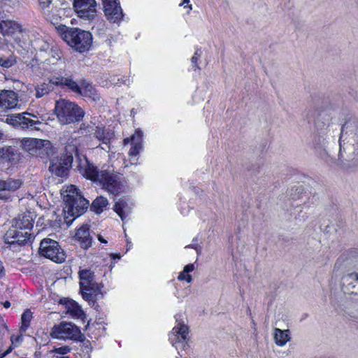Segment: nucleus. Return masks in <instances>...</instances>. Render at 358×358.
<instances>
[{"mask_svg": "<svg viewBox=\"0 0 358 358\" xmlns=\"http://www.w3.org/2000/svg\"><path fill=\"white\" fill-rule=\"evenodd\" d=\"M110 257L113 258V259H120L121 256L119 255V254H113L111 253L110 255Z\"/></svg>", "mask_w": 358, "mask_h": 358, "instance_id": "nucleus-45", "label": "nucleus"}, {"mask_svg": "<svg viewBox=\"0 0 358 358\" xmlns=\"http://www.w3.org/2000/svg\"><path fill=\"white\" fill-rule=\"evenodd\" d=\"M113 210L124 221L131 213V204L129 203L126 199H121L115 203Z\"/></svg>", "mask_w": 358, "mask_h": 358, "instance_id": "nucleus-23", "label": "nucleus"}, {"mask_svg": "<svg viewBox=\"0 0 358 358\" xmlns=\"http://www.w3.org/2000/svg\"><path fill=\"white\" fill-rule=\"evenodd\" d=\"M274 341L278 346L283 347L291 339L289 330H282L278 328L274 329Z\"/></svg>", "mask_w": 358, "mask_h": 358, "instance_id": "nucleus-26", "label": "nucleus"}, {"mask_svg": "<svg viewBox=\"0 0 358 358\" xmlns=\"http://www.w3.org/2000/svg\"><path fill=\"white\" fill-rule=\"evenodd\" d=\"M31 45L36 51V57L38 62L44 59L45 56H48V53L52 49V47L55 46L42 38L36 39L31 43Z\"/></svg>", "mask_w": 358, "mask_h": 358, "instance_id": "nucleus-20", "label": "nucleus"}, {"mask_svg": "<svg viewBox=\"0 0 358 358\" xmlns=\"http://www.w3.org/2000/svg\"><path fill=\"white\" fill-rule=\"evenodd\" d=\"M79 89V94L83 96L90 97L94 101L99 99V96L96 94V90L90 83L86 81H81L80 83Z\"/></svg>", "mask_w": 358, "mask_h": 358, "instance_id": "nucleus-27", "label": "nucleus"}, {"mask_svg": "<svg viewBox=\"0 0 358 358\" xmlns=\"http://www.w3.org/2000/svg\"><path fill=\"white\" fill-rule=\"evenodd\" d=\"M199 57H200V54L199 53V50H196L194 52V54L192 56V59H191L192 60V63L193 64L194 70H196L198 68L197 60H198Z\"/></svg>", "mask_w": 358, "mask_h": 358, "instance_id": "nucleus-40", "label": "nucleus"}, {"mask_svg": "<svg viewBox=\"0 0 358 358\" xmlns=\"http://www.w3.org/2000/svg\"><path fill=\"white\" fill-rule=\"evenodd\" d=\"M142 142L143 132L139 129H136L131 138H126L124 139L123 143L124 145L128 143L131 144V148L129 152L130 160H132L133 158L136 157L140 151L143 150Z\"/></svg>", "mask_w": 358, "mask_h": 358, "instance_id": "nucleus-17", "label": "nucleus"}, {"mask_svg": "<svg viewBox=\"0 0 358 358\" xmlns=\"http://www.w3.org/2000/svg\"><path fill=\"white\" fill-rule=\"evenodd\" d=\"M68 357H59V355H54L52 358H67Z\"/></svg>", "mask_w": 358, "mask_h": 358, "instance_id": "nucleus-48", "label": "nucleus"}, {"mask_svg": "<svg viewBox=\"0 0 358 358\" xmlns=\"http://www.w3.org/2000/svg\"><path fill=\"white\" fill-rule=\"evenodd\" d=\"M95 0H73V8L78 15L85 20H93L96 16Z\"/></svg>", "mask_w": 358, "mask_h": 358, "instance_id": "nucleus-14", "label": "nucleus"}, {"mask_svg": "<svg viewBox=\"0 0 358 358\" xmlns=\"http://www.w3.org/2000/svg\"><path fill=\"white\" fill-rule=\"evenodd\" d=\"M194 269L195 266L194 264H189L186 265L184 267L183 271L179 273L178 279L181 281L185 280L188 283L192 282V278L189 273L192 272Z\"/></svg>", "mask_w": 358, "mask_h": 358, "instance_id": "nucleus-30", "label": "nucleus"}, {"mask_svg": "<svg viewBox=\"0 0 358 358\" xmlns=\"http://www.w3.org/2000/svg\"><path fill=\"white\" fill-rule=\"evenodd\" d=\"M75 238L80 242L81 247L84 249H87L92 245V238L87 224L83 225L77 230Z\"/></svg>", "mask_w": 358, "mask_h": 358, "instance_id": "nucleus-22", "label": "nucleus"}, {"mask_svg": "<svg viewBox=\"0 0 358 358\" xmlns=\"http://www.w3.org/2000/svg\"><path fill=\"white\" fill-rule=\"evenodd\" d=\"M3 135V132L0 130V140L2 138Z\"/></svg>", "mask_w": 358, "mask_h": 358, "instance_id": "nucleus-49", "label": "nucleus"}, {"mask_svg": "<svg viewBox=\"0 0 358 358\" xmlns=\"http://www.w3.org/2000/svg\"><path fill=\"white\" fill-rule=\"evenodd\" d=\"M62 194L64 202L63 208L64 220L68 225H70L75 218L85 213L89 201L81 195L73 185L67 186L62 190Z\"/></svg>", "mask_w": 358, "mask_h": 358, "instance_id": "nucleus-2", "label": "nucleus"}, {"mask_svg": "<svg viewBox=\"0 0 358 358\" xmlns=\"http://www.w3.org/2000/svg\"><path fill=\"white\" fill-rule=\"evenodd\" d=\"M18 103L17 94L12 90H4L0 93V111L15 108Z\"/></svg>", "mask_w": 358, "mask_h": 358, "instance_id": "nucleus-18", "label": "nucleus"}, {"mask_svg": "<svg viewBox=\"0 0 358 358\" xmlns=\"http://www.w3.org/2000/svg\"><path fill=\"white\" fill-rule=\"evenodd\" d=\"M346 265L352 266L358 271V256L350 255L346 258ZM343 281L352 288L358 289V272L348 273L343 277Z\"/></svg>", "mask_w": 358, "mask_h": 358, "instance_id": "nucleus-19", "label": "nucleus"}, {"mask_svg": "<svg viewBox=\"0 0 358 358\" xmlns=\"http://www.w3.org/2000/svg\"><path fill=\"white\" fill-rule=\"evenodd\" d=\"M39 6L41 9L44 10L47 8L52 2V0H38Z\"/></svg>", "mask_w": 358, "mask_h": 358, "instance_id": "nucleus-41", "label": "nucleus"}, {"mask_svg": "<svg viewBox=\"0 0 358 358\" xmlns=\"http://www.w3.org/2000/svg\"><path fill=\"white\" fill-rule=\"evenodd\" d=\"M52 88L49 83H43L35 87L36 97L41 98L52 91Z\"/></svg>", "mask_w": 358, "mask_h": 358, "instance_id": "nucleus-34", "label": "nucleus"}, {"mask_svg": "<svg viewBox=\"0 0 358 358\" xmlns=\"http://www.w3.org/2000/svg\"><path fill=\"white\" fill-rule=\"evenodd\" d=\"M79 171L86 178L101 184L103 188L111 194H117L122 189V186L117 175L107 171H99L85 157L80 162Z\"/></svg>", "mask_w": 358, "mask_h": 358, "instance_id": "nucleus-1", "label": "nucleus"}, {"mask_svg": "<svg viewBox=\"0 0 358 358\" xmlns=\"http://www.w3.org/2000/svg\"><path fill=\"white\" fill-rule=\"evenodd\" d=\"M26 115L36 117L33 114L22 113L8 116L6 122L13 127L39 130V126L41 124V122L38 120H33L27 117Z\"/></svg>", "mask_w": 358, "mask_h": 358, "instance_id": "nucleus-12", "label": "nucleus"}, {"mask_svg": "<svg viewBox=\"0 0 358 358\" xmlns=\"http://www.w3.org/2000/svg\"><path fill=\"white\" fill-rule=\"evenodd\" d=\"M76 146L69 144L66 146V153L52 159L49 170L58 177H64L67 175L69 167L73 162V153H77Z\"/></svg>", "mask_w": 358, "mask_h": 358, "instance_id": "nucleus-8", "label": "nucleus"}, {"mask_svg": "<svg viewBox=\"0 0 358 358\" xmlns=\"http://www.w3.org/2000/svg\"><path fill=\"white\" fill-rule=\"evenodd\" d=\"M4 275V267L1 261L0 260V278Z\"/></svg>", "mask_w": 358, "mask_h": 358, "instance_id": "nucleus-43", "label": "nucleus"}, {"mask_svg": "<svg viewBox=\"0 0 358 358\" xmlns=\"http://www.w3.org/2000/svg\"><path fill=\"white\" fill-rule=\"evenodd\" d=\"M32 318V313L29 310H25L21 317V326L20 332H25L29 327Z\"/></svg>", "mask_w": 358, "mask_h": 358, "instance_id": "nucleus-32", "label": "nucleus"}, {"mask_svg": "<svg viewBox=\"0 0 358 358\" xmlns=\"http://www.w3.org/2000/svg\"><path fill=\"white\" fill-rule=\"evenodd\" d=\"M108 204V200L103 196L97 197L92 203V208L96 213L99 214L103 211Z\"/></svg>", "mask_w": 358, "mask_h": 358, "instance_id": "nucleus-31", "label": "nucleus"}, {"mask_svg": "<svg viewBox=\"0 0 358 358\" xmlns=\"http://www.w3.org/2000/svg\"><path fill=\"white\" fill-rule=\"evenodd\" d=\"M190 0H182V1L180 3V6H183L184 8L187 7L189 8L188 13L192 9V6L189 4Z\"/></svg>", "mask_w": 358, "mask_h": 358, "instance_id": "nucleus-42", "label": "nucleus"}, {"mask_svg": "<svg viewBox=\"0 0 358 358\" xmlns=\"http://www.w3.org/2000/svg\"><path fill=\"white\" fill-rule=\"evenodd\" d=\"M80 278V287L85 300L90 301L94 296H102V286L94 280V273L90 270L83 269L78 272Z\"/></svg>", "mask_w": 358, "mask_h": 358, "instance_id": "nucleus-7", "label": "nucleus"}, {"mask_svg": "<svg viewBox=\"0 0 358 358\" xmlns=\"http://www.w3.org/2000/svg\"><path fill=\"white\" fill-rule=\"evenodd\" d=\"M52 338L59 340H78L81 337V333L78 327L71 322H61L55 325L51 330Z\"/></svg>", "mask_w": 358, "mask_h": 358, "instance_id": "nucleus-11", "label": "nucleus"}, {"mask_svg": "<svg viewBox=\"0 0 358 358\" xmlns=\"http://www.w3.org/2000/svg\"><path fill=\"white\" fill-rule=\"evenodd\" d=\"M94 137L99 141H101L104 144L109 143L110 139L113 136V134L108 129H106L104 127L96 126L94 130Z\"/></svg>", "mask_w": 358, "mask_h": 358, "instance_id": "nucleus-28", "label": "nucleus"}, {"mask_svg": "<svg viewBox=\"0 0 358 358\" xmlns=\"http://www.w3.org/2000/svg\"><path fill=\"white\" fill-rule=\"evenodd\" d=\"M62 59V52L58 47L52 46V49L48 52V56H45L44 59L40 61L48 65H55Z\"/></svg>", "mask_w": 358, "mask_h": 358, "instance_id": "nucleus-25", "label": "nucleus"}, {"mask_svg": "<svg viewBox=\"0 0 358 358\" xmlns=\"http://www.w3.org/2000/svg\"><path fill=\"white\" fill-rule=\"evenodd\" d=\"M20 147L31 155L41 156L52 152V144L48 140L23 138L20 140Z\"/></svg>", "mask_w": 358, "mask_h": 358, "instance_id": "nucleus-9", "label": "nucleus"}, {"mask_svg": "<svg viewBox=\"0 0 358 358\" xmlns=\"http://www.w3.org/2000/svg\"><path fill=\"white\" fill-rule=\"evenodd\" d=\"M61 31L66 43L80 52L87 50L92 43V36L89 31L65 26L61 28Z\"/></svg>", "mask_w": 358, "mask_h": 358, "instance_id": "nucleus-5", "label": "nucleus"}, {"mask_svg": "<svg viewBox=\"0 0 358 358\" xmlns=\"http://www.w3.org/2000/svg\"><path fill=\"white\" fill-rule=\"evenodd\" d=\"M71 351V348L69 346H62L59 348H55L50 351V353H56L62 355H64Z\"/></svg>", "mask_w": 358, "mask_h": 358, "instance_id": "nucleus-39", "label": "nucleus"}, {"mask_svg": "<svg viewBox=\"0 0 358 358\" xmlns=\"http://www.w3.org/2000/svg\"><path fill=\"white\" fill-rule=\"evenodd\" d=\"M98 240L102 243H107V241L101 235H98Z\"/></svg>", "mask_w": 358, "mask_h": 358, "instance_id": "nucleus-44", "label": "nucleus"}, {"mask_svg": "<svg viewBox=\"0 0 358 358\" xmlns=\"http://www.w3.org/2000/svg\"><path fill=\"white\" fill-rule=\"evenodd\" d=\"M4 308H8L10 307V303L8 301H6L3 303Z\"/></svg>", "mask_w": 358, "mask_h": 358, "instance_id": "nucleus-46", "label": "nucleus"}, {"mask_svg": "<svg viewBox=\"0 0 358 358\" xmlns=\"http://www.w3.org/2000/svg\"><path fill=\"white\" fill-rule=\"evenodd\" d=\"M24 333V332H20V334L18 335L13 334L11 336V337H10L11 345L8 348V349L6 350V351L3 353V356H6V355L11 352L14 348L18 347L22 343V342L23 341V334Z\"/></svg>", "mask_w": 358, "mask_h": 358, "instance_id": "nucleus-33", "label": "nucleus"}, {"mask_svg": "<svg viewBox=\"0 0 358 358\" xmlns=\"http://www.w3.org/2000/svg\"><path fill=\"white\" fill-rule=\"evenodd\" d=\"M338 160L341 164L358 155V126L354 122L345 123L341 131Z\"/></svg>", "mask_w": 358, "mask_h": 358, "instance_id": "nucleus-3", "label": "nucleus"}, {"mask_svg": "<svg viewBox=\"0 0 358 358\" xmlns=\"http://www.w3.org/2000/svg\"><path fill=\"white\" fill-rule=\"evenodd\" d=\"M94 130V124L92 123L83 122L79 127L78 132L82 135L90 134Z\"/></svg>", "mask_w": 358, "mask_h": 358, "instance_id": "nucleus-36", "label": "nucleus"}, {"mask_svg": "<svg viewBox=\"0 0 358 358\" xmlns=\"http://www.w3.org/2000/svg\"><path fill=\"white\" fill-rule=\"evenodd\" d=\"M105 15L113 23H119L123 18V12L118 0H102Z\"/></svg>", "mask_w": 358, "mask_h": 358, "instance_id": "nucleus-15", "label": "nucleus"}, {"mask_svg": "<svg viewBox=\"0 0 358 358\" xmlns=\"http://www.w3.org/2000/svg\"><path fill=\"white\" fill-rule=\"evenodd\" d=\"M0 199H4V200H8V196L6 194H2V193H0Z\"/></svg>", "mask_w": 358, "mask_h": 358, "instance_id": "nucleus-47", "label": "nucleus"}, {"mask_svg": "<svg viewBox=\"0 0 358 358\" xmlns=\"http://www.w3.org/2000/svg\"><path fill=\"white\" fill-rule=\"evenodd\" d=\"M64 85L68 87L73 92L78 94L79 90H80L79 89L80 88V84H78L76 82L73 80L71 78H65Z\"/></svg>", "mask_w": 358, "mask_h": 358, "instance_id": "nucleus-37", "label": "nucleus"}, {"mask_svg": "<svg viewBox=\"0 0 358 358\" xmlns=\"http://www.w3.org/2000/svg\"><path fill=\"white\" fill-rule=\"evenodd\" d=\"M54 110L58 121L63 125L79 122L85 114L78 104L64 99L56 101Z\"/></svg>", "mask_w": 358, "mask_h": 358, "instance_id": "nucleus-4", "label": "nucleus"}, {"mask_svg": "<svg viewBox=\"0 0 358 358\" xmlns=\"http://www.w3.org/2000/svg\"><path fill=\"white\" fill-rule=\"evenodd\" d=\"M66 78L61 76H53L49 78V84L55 85L57 86H63Z\"/></svg>", "mask_w": 358, "mask_h": 358, "instance_id": "nucleus-38", "label": "nucleus"}, {"mask_svg": "<svg viewBox=\"0 0 358 358\" xmlns=\"http://www.w3.org/2000/svg\"><path fill=\"white\" fill-rule=\"evenodd\" d=\"M67 358H69V357H67Z\"/></svg>", "mask_w": 358, "mask_h": 358, "instance_id": "nucleus-50", "label": "nucleus"}, {"mask_svg": "<svg viewBox=\"0 0 358 358\" xmlns=\"http://www.w3.org/2000/svg\"><path fill=\"white\" fill-rule=\"evenodd\" d=\"M177 324L173 328L169 335V339L173 346L176 349L180 346L184 348L188 341V327L182 322L176 320Z\"/></svg>", "mask_w": 358, "mask_h": 358, "instance_id": "nucleus-13", "label": "nucleus"}, {"mask_svg": "<svg viewBox=\"0 0 358 358\" xmlns=\"http://www.w3.org/2000/svg\"><path fill=\"white\" fill-rule=\"evenodd\" d=\"M0 34L6 38H13L23 49L29 48L27 31L17 22L6 20L0 22Z\"/></svg>", "mask_w": 358, "mask_h": 358, "instance_id": "nucleus-6", "label": "nucleus"}, {"mask_svg": "<svg viewBox=\"0 0 358 358\" xmlns=\"http://www.w3.org/2000/svg\"><path fill=\"white\" fill-rule=\"evenodd\" d=\"M66 308V313L69 314L73 318L83 319L85 317L84 312L74 301H68Z\"/></svg>", "mask_w": 358, "mask_h": 358, "instance_id": "nucleus-29", "label": "nucleus"}, {"mask_svg": "<svg viewBox=\"0 0 358 358\" xmlns=\"http://www.w3.org/2000/svg\"><path fill=\"white\" fill-rule=\"evenodd\" d=\"M22 185L20 179L8 178L6 180L0 179V193L6 194L8 197V194L6 192H13L17 190Z\"/></svg>", "mask_w": 358, "mask_h": 358, "instance_id": "nucleus-21", "label": "nucleus"}, {"mask_svg": "<svg viewBox=\"0 0 358 358\" xmlns=\"http://www.w3.org/2000/svg\"><path fill=\"white\" fill-rule=\"evenodd\" d=\"M33 225V220L29 214L19 215L15 222V227L17 229L24 230V231H28L30 232Z\"/></svg>", "mask_w": 358, "mask_h": 358, "instance_id": "nucleus-24", "label": "nucleus"}, {"mask_svg": "<svg viewBox=\"0 0 358 358\" xmlns=\"http://www.w3.org/2000/svg\"><path fill=\"white\" fill-rule=\"evenodd\" d=\"M39 252L42 256L56 263H62L66 258L64 250L61 248L59 243L50 238H44L41 241Z\"/></svg>", "mask_w": 358, "mask_h": 358, "instance_id": "nucleus-10", "label": "nucleus"}, {"mask_svg": "<svg viewBox=\"0 0 358 358\" xmlns=\"http://www.w3.org/2000/svg\"><path fill=\"white\" fill-rule=\"evenodd\" d=\"M16 63L15 57L14 55H9L8 57H0V66L3 68L8 69L13 66Z\"/></svg>", "mask_w": 358, "mask_h": 358, "instance_id": "nucleus-35", "label": "nucleus"}, {"mask_svg": "<svg viewBox=\"0 0 358 358\" xmlns=\"http://www.w3.org/2000/svg\"><path fill=\"white\" fill-rule=\"evenodd\" d=\"M31 238V233L28 231H24L16 227L9 229L4 236L5 242L12 245L15 243L23 244Z\"/></svg>", "mask_w": 358, "mask_h": 358, "instance_id": "nucleus-16", "label": "nucleus"}]
</instances>
